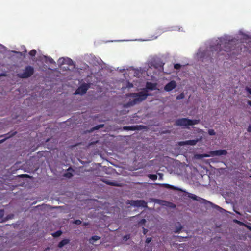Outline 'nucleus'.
Listing matches in <instances>:
<instances>
[{
  "label": "nucleus",
  "instance_id": "nucleus-27",
  "mask_svg": "<svg viewBox=\"0 0 251 251\" xmlns=\"http://www.w3.org/2000/svg\"><path fill=\"white\" fill-rule=\"evenodd\" d=\"M82 222L80 220H75L73 222V223L77 225H80Z\"/></svg>",
  "mask_w": 251,
  "mask_h": 251
},
{
  "label": "nucleus",
  "instance_id": "nucleus-2",
  "mask_svg": "<svg viewBox=\"0 0 251 251\" xmlns=\"http://www.w3.org/2000/svg\"><path fill=\"white\" fill-rule=\"evenodd\" d=\"M149 94L147 92L143 91L139 93H130L128 94V96L132 97L133 100L130 99L129 101L124 104V107L128 108L133 106L143 100H145Z\"/></svg>",
  "mask_w": 251,
  "mask_h": 251
},
{
  "label": "nucleus",
  "instance_id": "nucleus-37",
  "mask_svg": "<svg viewBox=\"0 0 251 251\" xmlns=\"http://www.w3.org/2000/svg\"><path fill=\"white\" fill-rule=\"evenodd\" d=\"M138 74H139L138 72H135L134 74V76H136V77H137L138 75Z\"/></svg>",
  "mask_w": 251,
  "mask_h": 251
},
{
  "label": "nucleus",
  "instance_id": "nucleus-19",
  "mask_svg": "<svg viewBox=\"0 0 251 251\" xmlns=\"http://www.w3.org/2000/svg\"><path fill=\"white\" fill-rule=\"evenodd\" d=\"M148 177L152 180H156L157 178V176L155 174H149Z\"/></svg>",
  "mask_w": 251,
  "mask_h": 251
},
{
  "label": "nucleus",
  "instance_id": "nucleus-44",
  "mask_svg": "<svg viewBox=\"0 0 251 251\" xmlns=\"http://www.w3.org/2000/svg\"><path fill=\"white\" fill-rule=\"evenodd\" d=\"M142 221H143V222H145V219H143V220H142Z\"/></svg>",
  "mask_w": 251,
  "mask_h": 251
},
{
  "label": "nucleus",
  "instance_id": "nucleus-24",
  "mask_svg": "<svg viewBox=\"0 0 251 251\" xmlns=\"http://www.w3.org/2000/svg\"><path fill=\"white\" fill-rule=\"evenodd\" d=\"M18 176L20 178H29L30 177V176L28 174H22V175H18Z\"/></svg>",
  "mask_w": 251,
  "mask_h": 251
},
{
  "label": "nucleus",
  "instance_id": "nucleus-33",
  "mask_svg": "<svg viewBox=\"0 0 251 251\" xmlns=\"http://www.w3.org/2000/svg\"><path fill=\"white\" fill-rule=\"evenodd\" d=\"M49 62L51 63V64H55V62L54 61V60L51 58H50L49 59Z\"/></svg>",
  "mask_w": 251,
  "mask_h": 251
},
{
  "label": "nucleus",
  "instance_id": "nucleus-32",
  "mask_svg": "<svg viewBox=\"0 0 251 251\" xmlns=\"http://www.w3.org/2000/svg\"><path fill=\"white\" fill-rule=\"evenodd\" d=\"M245 90L250 95H251V88H250L248 87H246L245 88Z\"/></svg>",
  "mask_w": 251,
  "mask_h": 251
},
{
  "label": "nucleus",
  "instance_id": "nucleus-23",
  "mask_svg": "<svg viewBox=\"0 0 251 251\" xmlns=\"http://www.w3.org/2000/svg\"><path fill=\"white\" fill-rule=\"evenodd\" d=\"M178 224H179V226L177 227L176 228V229H175V230L174 231L175 233H179L180 232V231L183 228V227L181 226V225L179 223H178Z\"/></svg>",
  "mask_w": 251,
  "mask_h": 251
},
{
  "label": "nucleus",
  "instance_id": "nucleus-8",
  "mask_svg": "<svg viewBox=\"0 0 251 251\" xmlns=\"http://www.w3.org/2000/svg\"><path fill=\"white\" fill-rule=\"evenodd\" d=\"M58 63L60 64V65L67 64L68 66H73L74 65V62L73 60L68 57L65 58V57H62L59 59L58 60Z\"/></svg>",
  "mask_w": 251,
  "mask_h": 251
},
{
  "label": "nucleus",
  "instance_id": "nucleus-3",
  "mask_svg": "<svg viewBox=\"0 0 251 251\" xmlns=\"http://www.w3.org/2000/svg\"><path fill=\"white\" fill-rule=\"evenodd\" d=\"M199 122V120H191L186 118H180L175 121V125L179 126H193L197 124Z\"/></svg>",
  "mask_w": 251,
  "mask_h": 251
},
{
  "label": "nucleus",
  "instance_id": "nucleus-39",
  "mask_svg": "<svg viewBox=\"0 0 251 251\" xmlns=\"http://www.w3.org/2000/svg\"><path fill=\"white\" fill-rule=\"evenodd\" d=\"M18 54H20L21 55H23L24 54V52H17Z\"/></svg>",
  "mask_w": 251,
  "mask_h": 251
},
{
  "label": "nucleus",
  "instance_id": "nucleus-9",
  "mask_svg": "<svg viewBox=\"0 0 251 251\" xmlns=\"http://www.w3.org/2000/svg\"><path fill=\"white\" fill-rule=\"evenodd\" d=\"M176 86V83L174 80L171 81L164 87V90L167 92H170L175 89Z\"/></svg>",
  "mask_w": 251,
  "mask_h": 251
},
{
  "label": "nucleus",
  "instance_id": "nucleus-20",
  "mask_svg": "<svg viewBox=\"0 0 251 251\" xmlns=\"http://www.w3.org/2000/svg\"><path fill=\"white\" fill-rule=\"evenodd\" d=\"M62 231L61 230H58L52 234V235L54 237H59L62 234Z\"/></svg>",
  "mask_w": 251,
  "mask_h": 251
},
{
  "label": "nucleus",
  "instance_id": "nucleus-1",
  "mask_svg": "<svg viewBox=\"0 0 251 251\" xmlns=\"http://www.w3.org/2000/svg\"><path fill=\"white\" fill-rule=\"evenodd\" d=\"M234 42L235 41L233 40L227 41L225 38H221L216 46H211L210 47V50L212 51H217V54H218V55H222L223 53H220L222 51L221 47L222 45H224L223 50L227 52H230L232 50H234L233 45L234 44Z\"/></svg>",
  "mask_w": 251,
  "mask_h": 251
},
{
  "label": "nucleus",
  "instance_id": "nucleus-14",
  "mask_svg": "<svg viewBox=\"0 0 251 251\" xmlns=\"http://www.w3.org/2000/svg\"><path fill=\"white\" fill-rule=\"evenodd\" d=\"M159 185L161 186H164L166 188L170 189H172V190H180V189H179L178 188L175 187L174 186L170 185L169 184L163 183V184H160Z\"/></svg>",
  "mask_w": 251,
  "mask_h": 251
},
{
  "label": "nucleus",
  "instance_id": "nucleus-42",
  "mask_svg": "<svg viewBox=\"0 0 251 251\" xmlns=\"http://www.w3.org/2000/svg\"><path fill=\"white\" fill-rule=\"evenodd\" d=\"M72 170V168H71V167H69V168H68V171H69V170Z\"/></svg>",
  "mask_w": 251,
  "mask_h": 251
},
{
  "label": "nucleus",
  "instance_id": "nucleus-5",
  "mask_svg": "<svg viewBox=\"0 0 251 251\" xmlns=\"http://www.w3.org/2000/svg\"><path fill=\"white\" fill-rule=\"evenodd\" d=\"M227 154V151L226 150H218L210 151L208 154L204 153L202 154H200L199 156L200 158H203L209 157L210 156L226 155Z\"/></svg>",
  "mask_w": 251,
  "mask_h": 251
},
{
  "label": "nucleus",
  "instance_id": "nucleus-30",
  "mask_svg": "<svg viewBox=\"0 0 251 251\" xmlns=\"http://www.w3.org/2000/svg\"><path fill=\"white\" fill-rule=\"evenodd\" d=\"M208 133L210 135H214L215 134V132L213 129L209 130Z\"/></svg>",
  "mask_w": 251,
  "mask_h": 251
},
{
  "label": "nucleus",
  "instance_id": "nucleus-35",
  "mask_svg": "<svg viewBox=\"0 0 251 251\" xmlns=\"http://www.w3.org/2000/svg\"><path fill=\"white\" fill-rule=\"evenodd\" d=\"M247 131L248 132H251V124H250L248 128Z\"/></svg>",
  "mask_w": 251,
  "mask_h": 251
},
{
  "label": "nucleus",
  "instance_id": "nucleus-22",
  "mask_svg": "<svg viewBox=\"0 0 251 251\" xmlns=\"http://www.w3.org/2000/svg\"><path fill=\"white\" fill-rule=\"evenodd\" d=\"M36 53H37V51L36 50H35V49H33L32 50H30L29 52V54L31 56H35L36 54Z\"/></svg>",
  "mask_w": 251,
  "mask_h": 251
},
{
  "label": "nucleus",
  "instance_id": "nucleus-17",
  "mask_svg": "<svg viewBox=\"0 0 251 251\" xmlns=\"http://www.w3.org/2000/svg\"><path fill=\"white\" fill-rule=\"evenodd\" d=\"M104 182L106 184L111 185V186H119L118 183L116 181H111L109 180H107L104 181Z\"/></svg>",
  "mask_w": 251,
  "mask_h": 251
},
{
  "label": "nucleus",
  "instance_id": "nucleus-13",
  "mask_svg": "<svg viewBox=\"0 0 251 251\" xmlns=\"http://www.w3.org/2000/svg\"><path fill=\"white\" fill-rule=\"evenodd\" d=\"M16 133H17V132L15 131V132H13V133L9 132L6 134L2 135L1 137L4 136H6L4 139H3L0 140V144L4 142L6 139L10 138V137L14 136L16 134Z\"/></svg>",
  "mask_w": 251,
  "mask_h": 251
},
{
  "label": "nucleus",
  "instance_id": "nucleus-25",
  "mask_svg": "<svg viewBox=\"0 0 251 251\" xmlns=\"http://www.w3.org/2000/svg\"><path fill=\"white\" fill-rule=\"evenodd\" d=\"M184 97V94L183 93H181L179 95L177 96L176 99H177V100L182 99H183Z\"/></svg>",
  "mask_w": 251,
  "mask_h": 251
},
{
  "label": "nucleus",
  "instance_id": "nucleus-11",
  "mask_svg": "<svg viewBox=\"0 0 251 251\" xmlns=\"http://www.w3.org/2000/svg\"><path fill=\"white\" fill-rule=\"evenodd\" d=\"M198 141H199L198 139L187 140V141L181 142V144L184 145H187L194 146V145H195L197 143Z\"/></svg>",
  "mask_w": 251,
  "mask_h": 251
},
{
  "label": "nucleus",
  "instance_id": "nucleus-4",
  "mask_svg": "<svg viewBox=\"0 0 251 251\" xmlns=\"http://www.w3.org/2000/svg\"><path fill=\"white\" fill-rule=\"evenodd\" d=\"M34 73V69L32 66H27L22 73L17 74L18 77L22 79H26L31 77Z\"/></svg>",
  "mask_w": 251,
  "mask_h": 251
},
{
  "label": "nucleus",
  "instance_id": "nucleus-34",
  "mask_svg": "<svg viewBox=\"0 0 251 251\" xmlns=\"http://www.w3.org/2000/svg\"><path fill=\"white\" fill-rule=\"evenodd\" d=\"M151 240H152L151 238L148 237V238H147V239L146 240V242L148 244L151 242Z\"/></svg>",
  "mask_w": 251,
  "mask_h": 251
},
{
  "label": "nucleus",
  "instance_id": "nucleus-31",
  "mask_svg": "<svg viewBox=\"0 0 251 251\" xmlns=\"http://www.w3.org/2000/svg\"><path fill=\"white\" fill-rule=\"evenodd\" d=\"M163 65L164 64L162 63V62H160L159 63H158L157 65L155 66V67L157 68H163Z\"/></svg>",
  "mask_w": 251,
  "mask_h": 251
},
{
  "label": "nucleus",
  "instance_id": "nucleus-15",
  "mask_svg": "<svg viewBox=\"0 0 251 251\" xmlns=\"http://www.w3.org/2000/svg\"><path fill=\"white\" fill-rule=\"evenodd\" d=\"M123 129L125 130H132L134 131L136 130H138V126H126L123 127Z\"/></svg>",
  "mask_w": 251,
  "mask_h": 251
},
{
  "label": "nucleus",
  "instance_id": "nucleus-6",
  "mask_svg": "<svg viewBox=\"0 0 251 251\" xmlns=\"http://www.w3.org/2000/svg\"><path fill=\"white\" fill-rule=\"evenodd\" d=\"M90 87V83L82 84L75 91V94L83 95L85 94Z\"/></svg>",
  "mask_w": 251,
  "mask_h": 251
},
{
  "label": "nucleus",
  "instance_id": "nucleus-38",
  "mask_svg": "<svg viewBox=\"0 0 251 251\" xmlns=\"http://www.w3.org/2000/svg\"><path fill=\"white\" fill-rule=\"evenodd\" d=\"M159 179H162V174H159Z\"/></svg>",
  "mask_w": 251,
  "mask_h": 251
},
{
  "label": "nucleus",
  "instance_id": "nucleus-10",
  "mask_svg": "<svg viewBox=\"0 0 251 251\" xmlns=\"http://www.w3.org/2000/svg\"><path fill=\"white\" fill-rule=\"evenodd\" d=\"M188 197L194 200H196L197 201H200V202L204 203H206V202H208L206 200H205L203 198L199 197L197 196L196 195L191 194V193H188Z\"/></svg>",
  "mask_w": 251,
  "mask_h": 251
},
{
  "label": "nucleus",
  "instance_id": "nucleus-7",
  "mask_svg": "<svg viewBox=\"0 0 251 251\" xmlns=\"http://www.w3.org/2000/svg\"><path fill=\"white\" fill-rule=\"evenodd\" d=\"M131 205L139 207H147V203L144 201L142 200H131L128 202Z\"/></svg>",
  "mask_w": 251,
  "mask_h": 251
},
{
  "label": "nucleus",
  "instance_id": "nucleus-28",
  "mask_svg": "<svg viewBox=\"0 0 251 251\" xmlns=\"http://www.w3.org/2000/svg\"><path fill=\"white\" fill-rule=\"evenodd\" d=\"M130 237V234H126V235H125L124 237H123V239L125 241H127L128 240V239H129Z\"/></svg>",
  "mask_w": 251,
  "mask_h": 251
},
{
  "label": "nucleus",
  "instance_id": "nucleus-21",
  "mask_svg": "<svg viewBox=\"0 0 251 251\" xmlns=\"http://www.w3.org/2000/svg\"><path fill=\"white\" fill-rule=\"evenodd\" d=\"M73 174L71 172H67L64 174V176L67 178H71L73 176Z\"/></svg>",
  "mask_w": 251,
  "mask_h": 251
},
{
  "label": "nucleus",
  "instance_id": "nucleus-41",
  "mask_svg": "<svg viewBox=\"0 0 251 251\" xmlns=\"http://www.w3.org/2000/svg\"><path fill=\"white\" fill-rule=\"evenodd\" d=\"M26 52V50L25 49V51H24V54H25Z\"/></svg>",
  "mask_w": 251,
  "mask_h": 251
},
{
  "label": "nucleus",
  "instance_id": "nucleus-26",
  "mask_svg": "<svg viewBox=\"0 0 251 251\" xmlns=\"http://www.w3.org/2000/svg\"><path fill=\"white\" fill-rule=\"evenodd\" d=\"M4 209H0V220L4 216Z\"/></svg>",
  "mask_w": 251,
  "mask_h": 251
},
{
  "label": "nucleus",
  "instance_id": "nucleus-36",
  "mask_svg": "<svg viewBox=\"0 0 251 251\" xmlns=\"http://www.w3.org/2000/svg\"><path fill=\"white\" fill-rule=\"evenodd\" d=\"M147 232H148V230L147 229H146V228L143 229V234L144 235L146 234Z\"/></svg>",
  "mask_w": 251,
  "mask_h": 251
},
{
  "label": "nucleus",
  "instance_id": "nucleus-16",
  "mask_svg": "<svg viewBox=\"0 0 251 251\" xmlns=\"http://www.w3.org/2000/svg\"><path fill=\"white\" fill-rule=\"evenodd\" d=\"M70 240L68 239H64L61 240L58 244V247L59 248L63 247L64 245L68 244Z\"/></svg>",
  "mask_w": 251,
  "mask_h": 251
},
{
  "label": "nucleus",
  "instance_id": "nucleus-43",
  "mask_svg": "<svg viewBox=\"0 0 251 251\" xmlns=\"http://www.w3.org/2000/svg\"><path fill=\"white\" fill-rule=\"evenodd\" d=\"M235 222H236V223H239V222H239V221H238V220H235Z\"/></svg>",
  "mask_w": 251,
  "mask_h": 251
},
{
  "label": "nucleus",
  "instance_id": "nucleus-29",
  "mask_svg": "<svg viewBox=\"0 0 251 251\" xmlns=\"http://www.w3.org/2000/svg\"><path fill=\"white\" fill-rule=\"evenodd\" d=\"M181 67V65L180 64H175L174 65V68L176 69H179Z\"/></svg>",
  "mask_w": 251,
  "mask_h": 251
},
{
  "label": "nucleus",
  "instance_id": "nucleus-18",
  "mask_svg": "<svg viewBox=\"0 0 251 251\" xmlns=\"http://www.w3.org/2000/svg\"><path fill=\"white\" fill-rule=\"evenodd\" d=\"M100 238V237L98 236H93L90 239V242L92 244H93V242L99 240Z\"/></svg>",
  "mask_w": 251,
  "mask_h": 251
},
{
  "label": "nucleus",
  "instance_id": "nucleus-12",
  "mask_svg": "<svg viewBox=\"0 0 251 251\" xmlns=\"http://www.w3.org/2000/svg\"><path fill=\"white\" fill-rule=\"evenodd\" d=\"M156 83H153L150 82H148L146 83V88L150 90H155L156 89Z\"/></svg>",
  "mask_w": 251,
  "mask_h": 251
},
{
  "label": "nucleus",
  "instance_id": "nucleus-40",
  "mask_svg": "<svg viewBox=\"0 0 251 251\" xmlns=\"http://www.w3.org/2000/svg\"><path fill=\"white\" fill-rule=\"evenodd\" d=\"M248 104L251 106V101L249 100L248 102Z\"/></svg>",
  "mask_w": 251,
  "mask_h": 251
}]
</instances>
